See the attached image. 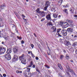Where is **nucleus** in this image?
I'll return each mask as SVG.
<instances>
[{"label": "nucleus", "mask_w": 77, "mask_h": 77, "mask_svg": "<svg viewBox=\"0 0 77 77\" xmlns=\"http://www.w3.org/2000/svg\"><path fill=\"white\" fill-rule=\"evenodd\" d=\"M47 26H53V23L51 22H48L47 24Z\"/></svg>", "instance_id": "obj_16"}, {"label": "nucleus", "mask_w": 77, "mask_h": 77, "mask_svg": "<svg viewBox=\"0 0 77 77\" xmlns=\"http://www.w3.org/2000/svg\"><path fill=\"white\" fill-rule=\"evenodd\" d=\"M41 15H42V17H45V14H44V11H42L41 13Z\"/></svg>", "instance_id": "obj_24"}, {"label": "nucleus", "mask_w": 77, "mask_h": 77, "mask_svg": "<svg viewBox=\"0 0 77 77\" xmlns=\"http://www.w3.org/2000/svg\"><path fill=\"white\" fill-rule=\"evenodd\" d=\"M5 39H6V40H8V38L7 37H6L5 38Z\"/></svg>", "instance_id": "obj_53"}, {"label": "nucleus", "mask_w": 77, "mask_h": 77, "mask_svg": "<svg viewBox=\"0 0 77 77\" xmlns=\"http://www.w3.org/2000/svg\"><path fill=\"white\" fill-rule=\"evenodd\" d=\"M33 65V62L31 61L30 63V64L29 65H28V66H27V68H30Z\"/></svg>", "instance_id": "obj_9"}, {"label": "nucleus", "mask_w": 77, "mask_h": 77, "mask_svg": "<svg viewBox=\"0 0 77 77\" xmlns=\"http://www.w3.org/2000/svg\"><path fill=\"white\" fill-rule=\"evenodd\" d=\"M58 66L59 68L60 69H61V70H62V69H63V68H62V66H61L60 64H58Z\"/></svg>", "instance_id": "obj_22"}, {"label": "nucleus", "mask_w": 77, "mask_h": 77, "mask_svg": "<svg viewBox=\"0 0 77 77\" xmlns=\"http://www.w3.org/2000/svg\"><path fill=\"white\" fill-rule=\"evenodd\" d=\"M72 9L71 8H70V10L69 11H71V13H73V12H72Z\"/></svg>", "instance_id": "obj_46"}, {"label": "nucleus", "mask_w": 77, "mask_h": 77, "mask_svg": "<svg viewBox=\"0 0 77 77\" xmlns=\"http://www.w3.org/2000/svg\"><path fill=\"white\" fill-rule=\"evenodd\" d=\"M74 17H76V18H77V15H74Z\"/></svg>", "instance_id": "obj_54"}, {"label": "nucleus", "mask_w": 77, "mask_h": 77, "mask_svg": "<svg viewBox=\"0 0 77 77\" xmlns=\"http://www.w3.org/2000/svg\"><path fill=\"white\" fill-rule=\"evenodd\" d=\"M24 72L25 74H27V72H28V70H25L24 71Z\"/></svg>", "instance_id": "obj_29"}, {"label": "nucleus", "mask_w": 77, "mask_h": 77, "mask_svg": "<svg viewBox=\"0 0 77 77\" xmlns=\"http://www.w3.org/2000/svg\"><path fill=\"white\" fill-rule=\"evenodd\" d=\"M22 16L23 17V18H25V17H25V16H24V14H22Z\"/></svg>", "instance_id": "obj_47"}, {"label": "nucleus", "mask_w": 77, "mask_h": 77, "mask_svg": "<svg viewBox=\"0 0 77 77\" xmlns=\"http://www.w3.org/2000/svg\"><path fill=\"white\" fill-rule=\"evenodd\" d=\"M74 37H75V38H77V35H75L74 36Z\"/></svg>", "instance_id": "obj_57"}, {"label": "nucleus", "mask_w": 77, "mask_h": 77, "mask_svg": "<svg viewBox=\"0 0 77 77\" xmlns=\"http://www.w3.org/2000/svg\"><path fill=\"white\" fill-rule=\"evenodd\" d=\"M66 58L67 59H69V56L68 55H66Z\"/></svg>", "instance_id": "obj_32"}, {"label": "nucleus", "mask_w": 77, "mask_h": 77, "mask_svg": "<svg viewBox=\"0 0 77 77\" xmlns=\"http://www.w3.org/2000/svg\"><path fill=\"white\" fill-rule=\"evenodd\" d=\"M60 17H61V16L60 15L58 16V18H60Z\"/></svg>", "instance_id": "obj_49"}, {"label": "nucleus", "mask_w": 77, "mask_h": 77, "mask_svg": "<svg viewBox=\"0 0 77 77\" xmlns=\"http://www.w3.org/2000/svg\"><path fill=\"white\" fill-rule=\"evenodd\" d=\"M35 59L37 60H39V58H38V57H35Z\"/></svg>", "instance_id": "obj_44"}, {"label": "nucleus", "mask_w": 77, "mask_h": 77, "mask_svg": "<svg viewBox=\"0 0 77 77\" xmlns=\"http://www.w3.org/2000/svg\"><path fill=\"white\" fill-rule=\"evenodd\" d=\"M19 72H20L19 71L17 70L16 71V73H17V74H18V73H19Z\"/></svg>", "instance_id": "obj_51"}, {"label": "nucleus", "mask_w": 77, "mask_h": 77, "mask_svg": "<svg viewBox=\"0 0 77 77\" xmlns=\"http://www.w3.org/2000/svg\"><path fill=\"white\" fill-rule=\"evenodd\" d=\"M60 24L61 25V26H64V24H65V23H63V22H60Z\"/></svg>", "instance_id": "obj_31"}, {"label": "nucleus", "mask_w": 77, "mask_h": 77, "mask_svg": "<svg viewBox=\"0 0 77 77\" xmlns=\"http://www.w3.org/2000/svg\"><path fill=\"white\" fill-rule=\"evenodd\" d=\"M77 45V42H75L74 43H73L72 45V46H73V47H76Z\"/></svg>", "instance_id": "obj_17"}, {"label": "nucleus", "mask_w": 77, "mask_h": 77, "mask_svg": "<svg viewBox=\"0 0 77 77\" xmlns=\"http://www.w3.org/2000/svg\"><path fill=\"white\" fill-rule=\"evenodd\" d=\"M63 36H66L67 35V31L65 29H62L61 31Z\"/></svg>", "instance_id": "obj_5"}, {"label": "nucleus", "mask_w": 77, "mask_h": 77, "mask_svg": "<svg viewBox=\"0 0 77 77\" xmlns=\"http://www.w3.org/2000/svg\"><path fill=\"white\" fill-rule=\"evenodd\" d=\"M63 57H64V56H63V55H61L60 56V59H62L63 58Z\"/></svg>", "instance_id": "obj_30"}, {"label": "nucleus", "mask_w": 77, "mask_h": 77, "mask_svg": "<svg viewBox=\"0 0 77 77\" xmlns=\"http://www.w3.org/2000/svg\"><path fill=\"white\" fill-rule=\"evenodd\" d=\"M38 64L39 65H41V64H40V63H38Z\"/></svg>", "instance_id": "obj_63"}, {"label": "nucleus", "mask_w": 77, "mask_h": 77, "mask_svg": "<svg viewBox=\"0 0 77 77\" xmlns=\"http://www.w3.org/2000/svg\"><path fill=\"white\" fill-rule=\"evenodd\" d=\"M67 31L68 32L71 33L73 32V29L72 28H69L67 29Z\"/></svg>", "instance_id": "obj_7"}, {"label": "nucleus", "mask_w": 77, "mask_h": 77, "mask_svg": "<svg viewBox=\"0 0 77 77\" xmlns=\"http://www.w3.org/2000/svg\"><path fill=\"white\" fill-rule=\"evenodd\" d=\"M17 37L18 38V39H19L21 40V39H22V38H21V37H19V36H17Z\"/></svg>", "instance_id": "obj_36"}, {"label": "nucleus", "mask_w": 77, "mask_h": 77, "mask_svg": "<svg viewBox=\"0 0 77 77\" xmlns=\"http://www.w3.org/2000/svg\"><path fill=\"white\" fill-rule=\"evenodd\" d=\"M39 8H38L36 10V11L37 12V13H38V14H41V12H42V11H40Z\"/></svg>", "instance_id": "obj_15"}, {"label": "nucleus", "mask_w": 77, "mask_h": 77, "mask_svg": "<svg viewBox=\"0 0 77 77\" xmlns=\"http://www.w3.org/2000/svg\"><path fill=\"white\" fill-rule=\"evenodd\" d=\"M49 4H50V2H49V1H48L46 2L45 5H47L48 6L49 5Z\"/></svg>", "instance_id": "obj_25"}, {"label": "nucleus", "mask_w": 77, "mask_h": 77, "mask_svg": "<svg viewBox=\"0 0 77 77\" xmlns=\"http://www.w3.org/2000/svg\"><path fill=\"white\" fill-rule=\"evenodd\" d=\"M31 55L33 57H35V55H33V54H31Z\"/></svg>", "instance_id": "obj_40"}, {"label": "nucleus", "mask_w": 77, "mask_h": 77, "mask_svg": "<svg viewBox=\"0 0 77 77\" xmlns=\"http://www.w3.org/2000/svg\"><path fill=\"white\" fill-rule=\"evenodd\" d=\"M52 28V29H53V32H56V31L57 30V29L55 26H53Z\"/></svg>", "instance_id": "obj_11"}, {"label": "nucleus", "mask_w": 77, "mask_h": 77, "mask_svg": "<svg viewBox=\"0 0 77 77\" xmlns=\"http://www.w3.org/2000/svg\"><path fill=\"white\" fill-rule=\"evenodd\" d=\"M65 45L67 46V47H69V46H70V45H71V44H70V42L66 41L65 43Z\"/></svg>", "instance_id": "obj_8"}, {"label": "nucleus", "mask_w": 77, "mask_h": 77, "mask_svg": "<svg viewBox=\"0 0 77 77\" xmlns=\"http://www.w3.org/2000/svg\"><path fill=\"white\" fill-rule=\"evenodd\" d=\"M27 69L26 70H28V72H29L30 71V68H27Z\"/></svg>", "instance_id": "obj_35"}, {"label": "nucleus", "mask_w": 77, "mask_h": 77, "mask_svg": "<svg viewBox=\"0 0 77 77\" xmlns=\"http://www.w3.org/2000/svg\"><path fill=\"white\" fill-rule=\"evenodd\" d=\"M19 72H20V73H22V71H20Z\"/></svg>", "instance_id": "obj_61"}, {"label": "nucleus", "mask_w": 77, "mask_h": 77, "mask_svg": "<svg viewBox=\"0 0 77 77\" xmlns=\"http://www.w3.org/2000/svg\"><path fill=\"white\" fill-rule=\"evenodd\" d=\"M32 65V68H35V65L33 64Z\"/></svg>", "instance_id": "obj_43"}, {"label": "nucleus", "mask_w": 77, "mask_h": 77, "mask_svg": "<svg viewBox=\"0 0 77 77\" xmlns=\"http://www.w3.org/2000/svg\"><path fill=\"white\" fill-rule=\"evenodd\" d=\"M30 53H31V54H32V51H31L30 52Z\"/></svg>", "instance_id": "obj_62"}, {"label": "nucleus", "mask_w": 77, "mask_h": 77, "mask_svg": "<svg viewBox=\"0 0 77 77\" xmlns=\"http://www.w3.org/2000/svg\"><path fill=\"white\" fill-rule=\"evenodd\" d=\"M1 77H3V76H2V75H1Z\"/></svg>", "instance_id": "obj_64"}, {"label": "nucleus", "mask_w": 77, "mask_h": 77, "mask_svg": "<svg viewBox=\"0 0 77 77\" xmlns=\"http://www.w3.org/2000/svg\"><path fill=\"white\" fill-rule=\"evenodd\" d=\"M62 0H60L58 2V5H61V4H62Z\"/></svg>", "instance_id": "obj_20"}, {"label": "nucleus", "mask_w": 77, "mask_h": 77, "mask_svg": "<svg viewBox=\"0 0 77 77\" xmlns=\"http://www.w3.org/2000/svg\"><path fill=\"white\" fill-rule=\"evenodd\" d=\"M45 67H46L47 68H50V66H48V65H46L45 66Z\"/></svg>", "instance_id": "obj_37"}, {"label": "nucleus", "mask_w": 77, "mask_h": 77, "mask_svg": "<svg viewBox=\"0 0 77 77\" xmlns=\"http://www.w3.org/2000/svg\"><path fill=\"white\" fill-rule=\"evenodd\" d=\"M49 53L50 54L48 53V55H50V54H51V53H50V52Z\"/></svg>", "instance_id": "obj_52"}, {"label": "nucleus", "mask_w": 77, "mask_h": 77, "mask_svg": "<svg viewBox=\"0 0 77 77\" xmlns=\"http://www.w3.org/2000/svg\"><path fill=\"white\" fill-rule=\"evenodd\" d=\"M14 59L16 60H17L18 59V57L16 55H14Z\"/></svg>", "instance_id": "obj_19"}, {"label": "nucleus", "mask_w": 77, "mask_h": 77, "mask_svg": "<svg viewBox=\"0 0 77 77\" xmlns=\"http://www.w3.org/2000/svg\"><path fill=\"white\" fill-rule=\"evenodd\" d=\"M5 51H6V48L3 47H0V54H2L4 53Z\"/></svg>", "instance_id": "obj_4"}, {"label": "nucleus", "mask_w": 77, "mask_h": 77, "mask_svg": "<svg viewBox=\"0 0 77 77\" xmlns=\"http://www.w3.org/2000/svg\"><path fill=\"white\" fill-rule=\"evenodd\" d=\"M48 7V6H47V5H45V7H44V11H47V10Z\"/></svg>", "instance_id": "obj_21"}, {"label": "nucleus", "mask_w": 77, "mask_h": 77, "mask_svg": "<svg viewBox=\"0 0 77 77\" xmlns=\"http://www.w3.org/2000/svg\"><path fill=\"white\" fill-rule=\"evenodd\" d=\"M44 20H45V18H43L41 20V21H44Z\"/></svg>", "instance_id": "obj_39"}, {"label": "nucleus", "mask_w": 77, "mask_h": 77, "mask_svg": "<svg viewBox=\"0 0 77 77\" xmlns=\"http://www.w3.org/2000/svg\"><path fill=\"white\" fill-rule=\"evenodd\" d=\"M24 54H23L22 56H20L19 57V59L20 60H21V62L23 64H26V61L24 59Z\"/></svg>", "instance_id": "obj_1"}, {"label": "nucleus", "mask_w": 77, "mask_h": 77, "mask_svg": "<svg viewBox=\"0 0 77 77\" xmlns=\"http://www.w3.org/2000/svg\"><path fill=\"white\" fill-rule=\"evenodd\" d=\"M23 20H25L24 21L25 24H27V21H26V19H24V18H23Z\"/></svg>", "instance_id": "obj_34"}, {"label": "nucleus", "mask_w": 77, "mask_h": 77, "mask_svg": "<svg viewBox=\"0 0 77 77\" xmlns=\"http://www.w3.org/2000/svg\"><path fill=\"white\" fill-rule=\"evenodd\" d=\"M75 53H76V54H77V49L76 50Z\"/></svg>", "instance_id": "obj_59"}, {"label": "nucleus", "mask_w": 77, "mask_h": 77, "mask_svg": "<svg viewBox=\"0 0 77 77\" xmlns=\"http://www.w3.org/2000/svg\"><path fill=\"white\" fill-rule=\"evenodd\" d=\"M34 36L35 37H36V34H35V33H34Z\"/></svg>", "instance_id": "obj_55"}, {"label": "nucleus", "mask_w": 77, "mask_h": 77, "mask_svg": "<svg viewBox=\"0 0 77 77\" xmlns=\"http://www.w3.org/2000/svg\"><path fill=\"white\" fill-rule=\"evenodd\" d=\"M71 62H72V63H73V62H74V61H73V60H70Z\"/></svg>", "instance_id": "obj_50"}, {"label": "nucleus", "mask_w": 77, "mask_h": 77, "mask_svg": "<svg viewBox=\"0 0 77 77\" xmlns=\"http://www.w3.org/2000/svg\"><path fill=\"white\" fill-rule=\"evenodd\" d=\"M58 16V13H54L53 14V17L54 18H57Z\"/></svg>", "instance_id": "obj_10"}, {"label": "nucleus", "mask_w": 77, "mask_h": 77, "mask_svg": "<svg viewBox=\"0 0 77 77\" xmlns=\"http://www.w3.org/2000/svg\"><path fill=\"white\" fill-rule=\"evenodd\" d=\"M61 29H57V33H59L60 31L61 30Z\"/></svg>", "instance_id": "obj_28"}, {"label": "nucleus", "mask_w": 77, "mask_h": 77, "mask_svg": "<svg viewBox=\"0 0 77 77\" xmlns=\"http://www.w3.org/2000/svg\"><path fill=\"white\" fill-rule=\"evenodd\" d=\"M66 68L68 71L71 72L72 74H74L75 75H76L75 74V73L74 72L73 70L71 69V68H70V67H69L68 66H66Z\"/></svg>", "instance_id": "obj_2"}, {"label": "nucleus", "mask_w": 77, "mask_h": 77, "mask_svg": "<svg viewBox=\"0 0 77 77\" xmlns=\"http://www.w3.org/2000/svg\"><path fill=\"white\" fill-rule=\"evenodd\" d=\"M4 57H5V58L8 60H11V55L10 54H7L5 55L4 56Z\"/></svg>", "instance_id": "obj_3"}, {"label": "nucleus", "mask_w": 77, "mask_h": 77, "mask_svg": "<svg viewBox=\"0 0 77 77\" xmlns=\"http://www.w3.org/2000/svg\"><path fill=\"white\" fill-rule=\"evenodd\" d=\"M0 21H3V18L2 17H0Z\"/></svg>", "instance_id": "obj_33"}, {"label": "nucleus", "mask_w": 77, "mask_h": 77, "mask_svg": "<svg viewBox=\"0 0 77 77\" xmlns=\"http://www.w3.org/2000/svg\"><path fill=\"white\" fill-rule=\"evenodd\" d=\"M2 44H4V42H2Z\"/></svg>", "instance_id": "obj_60"}, {"label": "nucleus", "mask_w": 77, "mask_h": 77, "mask_svg": "<svg viewBox=\"0 0 77 77\" xmlns=\"http://www.w3.org/2000/svg\"><path fill=\"white\" fill-rule=\"evenodd\" d=\"M36 71H37V72H40V71L39 70V69H36Z\"/></svg>", "instance_id": "obj_41"}, {"label": "nucleus", "mask_w": 77, "mask_h": 77, "mask_svg": "<svg viewBox=\"0 0 77 77\" xmlns=\"http://www.w3.org/2000/svg\"><path fill=\"white\" fill-rule=\"evenodd\" d=\"M46 19L48 20H50L51 19V15L50 14H48L46 17Z\"/></svg>", "instance_id": "obj_6"}, {"label": "nucleus", "mask_w": 77, "mask_h": 77, "mask_svg": "<svg viewBox=\"0 0 77 77\" xmlns=\"http://www.w3.org/2000/svg\"><path fill=\"white\" fill-rule=\"evenodd\" d=\"M11 52H12V50L11 49H8L6 52L7 54H9V53H11Z\"/></svg>", "instance_id": "obj_12"}, {"label": "nucleus", "mask_w": 77, "mask_h": 77, "mask_svg": "<svg viewBox=\"0 0 77 77\" xmlns=\"http://www.w3.org/2000/svg\"><path fill=\"white\" fill-rule=\"evenodd\" d=\"M63 11L64 12H65L66 14H68V10H67V9H64V10H63Z\"/></svg>", "instance_id": "obj_26"}, {"label": "nucleus", "mask_w": 77, "mask_h": 77, "mask_svg": "<svg viewBox=\"0 0 77 77\" xmlns=\"http://www.w3.org/2000/svg\"><path fill=\"white\" fill-rule=\"evenodd\" d=\"M21 42V44H24V42L23 40H22V41Z\"/></svg>", "instance_id": "obj_45"}, {"label": "nucleus", "mask_w": 77, "mask_h": 77, "mask_svg": "<svg viewBox=\"0 0 77 77\" xmlns=\"http://www.w3.org/2000/svg\"><path fill=\"white\" fill-rule=\"evenodd\" d=\"M18 51V49L17 48H15L14 49V53H17Z\"/></svg>", "instance_id": "obj_23"}, {"label": "nucleus", "mask_w": 77, "mask_h": 77, "mask_svg": "<svg viewBox=\"0 0 77 77\" xmlns=\"http://www.w3.org/2000/svg\"><path fill=\"white\" fill-rule=\"evenodd\" d=\"M0 37H1L2 36H1V31L0 30Z\"/></svg>", "instance_id": "obj_56"}, {"label": "nucleus", "mask_w": 77, "mask_h": 77, "mask_svg": "<svg viewBox=\"0 0 77 77\" xmlns=\"http://www.w3.org/2000/svg\"><path fill=\"white\" fill-rule=\"evenodd\" d=\"M3 77H5L6 76V75L5 74H3Z\"/></svg>", "instance_id": "obj_42"}, {"label": "nucleus", "mask_w": 77, "mask_h": 77, "mask_svg": "<svg viewBox=\"0 0 77 77\" xmlns=\"http://www.w3.org/2000/svg\"><path fill=\"white\" fill-rule=\"evenodd\" d=\"M28 53L29 54H30V51H28Z\"/></svg>", "instance_id": "obj_58"}, {"label": "nucleus", "mask_w": 77, "mask_h": 77, "mask_svg": "<svg viewBox=\"0 0 77 77\" xmlns=\"http://www.w3.org/2000/svg\"><path fill=\"white\" fill-rule=\"evenodd\" d=\"M66 22L69 23H72L73 22L72 21L69 20H66Z\"/></svg>", "instance_id": "obj_18"}, {"label": "nucleus", "mask_w": 77, "mask_h": 77, "mask_svg": "<svg viewBox=\"0 0 77 77\" xmlns=\"http://www.w3.org/2000/svg\"><path fill=\"white\" fill-rule=\"evenodd\" d=\"M62 32L60 34L59 33H58V36H59L60 37H61V39H64V38H63V36H62Z\"/></svg>", "instance_id": "obj_14"}, {"label": "nucleus", "mask_w": 77, "mask_h": 77, "mask_svg": "<svg viewBox=\"0 0 77 77\" xmlns=\"http://www.w3.org/2000/svg\"><path fill=\"white\" fill-rule=\"evenodd\" d=\"M5 7H6V5H5V4H3L1 5V6H0L1 8L0 9H3Z\"/></svg>", "instance_id": "obj_13"}, {"label": "nucleus", "mask_w": 77, "mask_h": 77, "mask_svg": "<svg viewBox=\"0 0 77 77\" xmlns=\"http://www.w3.org/2000/svg\"><path fill=\"white\" fill-rule=\"evenodd\" d=\"M67 7H68V6H67V5H66V6H65V5L63 6L64 8H66Z\"/></svg>", "instance_id": "obj_48"}, {"label": "nucleus", "mask_w": 77, "mask_h": 77, "mask_svg": "<svg viewBox=\"0 0 77 77\" xmlns=\"http://www.w3.org/2000/svg\"><path fill=\"white\" fill-rule=\"evenodd\" d=\"M31 46L32 48H33V47H34V45H33L32 44H31Z\"/></svg>", "instance_id": "obj_38"}, {"label": "nucleus", "mask_w": 77, "mask_h": 77, "mask_svg": "<svg viewBox=\"0 0 77 77\" xmlns=\"http://www.w3.org/2000/svg\"><path fill=\"white\" fill-rule=\"evenodd\" d=\"M66 73L67 74V75H68V76H69V77H71V75H70V74H69V72H68L67 71H66Z\"/></svg>", "instance_id": "obj_27"}]
</instances>
